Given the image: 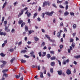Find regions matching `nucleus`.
Listing matches in <instances>:
<instances>
[{
	"label": "nucleus",
	"mask_w": 80,
	"mask_h": 80,
	"mask_svg": "<svg viewBox=\"0 0 80 80\" xmlns=\"http://www.w3.org/2000/svg\"><path fill=\"white\" fill-rule=\"evenodd\" d=\"M4 27H5V31H7V32H10V29H8V27H7V21H4Z\"/></svg>",
	"instance_id": "obj_1"
},
{
	"label": "nucleus",
	"mask_w": 80,
	"mask_h": 80,
	"mask_svg": "<svg viewBox=\"0 0 80 80\" xmlns=\"http://www.w3.org/2000/svg\"><path fill=\"white\" fill-rule=\"evenodd\" d=\"M53 13H54V12L53 11H52L50 12H45V14H46V15H47L49 16H52Z\"/></svg>",
	"instance_id": "obj_2"
},
{
	"label": "nucleus",
	"mask_w": 80,
	"mask_h": 80,
	"mask_svg": "<svg viewBox=\"0 0 80 80\" xmlns=\"http://www.w3.org/2000/svg\"><path fill=\"white\" fill-rule=\"evenodd\" d=\"M48 5V6H50V3L49 2H46L45 1L43 3V7H44L47 5Z\"/></svg>",
	"instance_id": "obj_3"
},
{
	"label": "nucleus",
	"mask_w": 80,
	"mask_h": 80,
	"mask_svg": "<svg viewBox=\"0 0 80 80\" xmlns=\"http://www.w3.org/2000/svg\"><path fill=\"white\" fill-rule=\"evenodd\" d=\"M4 76H5V77H8V74L5 73H4L2 76V80H4L5 79V77H4Z\"/></svg>",
	"instance_id": "obj_4"
},
{
	"label": "nucleus",
	"mask_w": 80,
	"mask_h": 80,
	"mask_svg": "<svg viewBox=\"0 0 80 80\" xmlns=\"http://www.w3.org/2000/svg\"><path fill=\"white\" fill-rule=\"evenodd\" d=\"M66 73L67 75H70L71 74V71L69 69H68L66 71Z\"/></svg>",
	"instance_id": "obj_5"
},
{
	"label": "nucleus",
	"mask_w": 80,
	"mask_h": 80,
	"mask_svg": "<svg viewBox=\"0 0 80 80\" xmlns=\"http://www.w3.org/2000/svg\"><path fill=\"white\" fill-rule=\"evenodd\" d=\"M1 62L2 63L3 65H5L7 63V61H1Z\"/></svg>",
	"instance_id": "obj_6"
},
{
	"label": "nucleus",
	"mask_w": 80,
	"mask_h": 80,
	"mask_svg": "<svg viewBox=\"0 0 80 80\" xmlns=\"http://www.w3.org/2000/svg\"><path fill=\"white\" fill-rule=\"evenodd\" d=\"M34 40L35 42H37V41L39 40V38H38L37 37H34Z\"/></svg>",
	"instance_id": "obj_7"
},
{
	"label": "nucleus",
	"mask_w": 80,
	"mask_h": 80,
	"mask_svg": "<svg viewBox=\"0 0 80 80\" xmlns=\"http://www.w3.org/2000/svg\"><path fill=\"white\" fill-rule=\"evenodd\" d=\"M58 74L59 75H62V71H58Z\"/></svg>",
	"instance_id": "obj_8"
},
{
	"label": "nucleus",
	"mask_w": 80,
	"mask_h": 80,
	"mask_svg": "<svg viewBox=\"0 0 80 80\" xmlns=\"http://www.w3.org/2000/svg\"><path fill=\"white\" fill-rule=\"evenodd\" d=\"M69 14V13L68 11H66L64 13V16H67Z\"/></svg>",
	"instance_id": "obj_9"
},
{
	"label": "nucleus",
	"mask_w": 80,
	"mask_h": 80,
	"mask_svg": "<svg viewBox=\"0 0 80 80\" xmlns=\"http://www.w3.org/2000/svg\"><path fill=\"white\" fill-rule=\"evenodd\" d=\"M40 74H40L41 78H43V72H40Z\"/></svg>",
	"instance_id": "obj_10"
},
{
	"label": "nucleus",
	"mask_w": 80,
	"mask_h": 80,
	"mask_svg": "<svg viewBox=\"0 0 80 80\" xmlns=\"http://www.w3.org/2000/svg\"><path fill=\"white\" fill-rule=\"evenodd\" d=\"M57 35V37H58V38H60L61 33L60 32L58 33Z\"/></svg>",
	"instance_id": "obj_11"
},
{
	"label": "nucleus",
	"mask_w": 80,
	"mask_h": 80,
	"mask_svg": "<svg viewBox=\"0 0 80 80\" xmlns=\"http://www.w3.org/2000/svg\"><path fill=\"white\" fill-rule=\"evenodd\" d=\"M45 37L48 38V40H50V36H49L48 35L46 34Z\"/></svg>",
	"instance_id": "obj_12"
},
{
	"label": "nucleus",
	"mask_w": 80,
	"mask_h": 80,
	"mask_svg": "<svg viewBox=\"0 0 80 80\" xmlns=\"http://www.w3.org/2000/svg\"><path fill=\"white\" fill-rule=\"evenodd\" d=\"M0 55L2 57H4L5 56L6 54H3V53L2 52L0 53Z\"/></svg>",
	"instance_id": "obj_13"
},
{
	"label": "nucleus",
	"mask_w": 80,
	"mask_h": 80,
	"mask_svg": "<svg viewBox=\"0 0 80 80\" xmlns=\"http://www.w3.org/2000/svg\"><path fill=\"white\" fill-rule=\"evenodd\" d=\"M15 60V58H12V59L10 60V62L11 63H13V62Z\"/></svg>",
	"instance_id": "obj_14"
},
{
	"label": "nucleus",
	"mask_w": 80,
	"mask_h": 80,
	"mask_svg": "<svg viewBox=\"0 0 80 80\" xmlns=\"http://www.w3.org/2000/svg\"><path fill=\"white\" fill-rule=\"evenodd\" d=\"M51 57V56L50 54H48L47 55V58H49Z\"/></svg>",
	"instance_id": "obj_15"
},
{
	"label": "nucleus",
	"mask_w": 80,
	"mask_h": 80,
	"mask_svg": "<svg viewBox=\"0 0 80 80\" xmlns=\"http://www.w3.org/2000/svg\"><path fill=\"white\" fill-rule=\"evenodd\" d=\"M26 52H27V50H22L21 51V53H26Z\"/></svg>",
	"instance_id": "obj_16"
},
{
	"label": "nucleus",
	"mask_w": 80,
	"mask_h": 80,
	"mask_svg": "<svg viewBox=\"0 0 80 80\" xmlns=\"http://www.w3.org/2000/svg\"><path fill=\"white\" fill-rule=\"evenodd\" d=\"M51 66H52V67H53V66L55 65V62H51Z\"/></svg>",
	"instance_id": "obj_17"
},
{
	"label": "nucleus",
	"mask_w": 80,
	"mask_h": 80,
	"mask_svg": "<svg viewBox=\"0 0 80 80\" xmlns=\"http://www.w3.org/2000/svg\"><path fill=\"white\" fill-rule=\"evenodd\" d=\"M20 73L19 74V75H16V78H20Z\"/></svg>",
	"instance_id": "obj_18"
},
{
	"label": "nucleus",
	"mask_w": 80,
	"mask_h": 80,
	"mask_svg": "<svg viewBox=\"0 0 80 80\" xmlns=\"http://www.w3.org/2000/svg\"><path fill=\"white\" fill-rule=\"evenodd\" d=\"M23 22L22 20H19L18 22V23L19 25H20L21 24H22Z\"/></svg>",
	"instance_id": "obj_19"
},
{
	"label": "nucleus",
	"mask_w": 80,
	"mask_h": 80,
	"mask_svg": "<svg viewBox=\"0 0 80 80\" xmlns=\"http://www.w3.org/2000/svg\"><path fill=\"white\" fill-rule=\"evenodd\" d=\"M7 5V2H5L3 4V6H2V8H5V7Z\"/></svg>",
	"instance_id": "obj_20"
},
{
	"label": "nucleus",
	"mask_w": 80,
	"mask_h": 80,
	"mask_svg": "<svg viewBox=\"0 0 80 80\" xmlns=\"http://www.w3.org/2000/svg\"><path fill=\"white\" fill-rule=\"evenodd\" d=\"M72 27L73 28H77V25L75 24H74V25H73Z\"/></svg>",
	"instance_id": "obj_21"
},
{
	"label": "nucleus",
	"mask_w": 80,
	"mask_h": 80,
	"mask_svg": "<svg viewBox=\"0 0 80 80\" xmlns=\"http://www.w3.org/2000/svg\"><path fill=\"white\" fill-rule=\"evenodd\" d=\"M42 53L43 54V55H42V57H45V56L47 55V53H46V52H42Z\"/></svg>",
	"instance_id": "obj_22"
},
{
	"label": "nucleus",
	"mask_w": 80,
	"mask_h": 80,
	"mask_svg": "<svg viewBox=\"0 0 80 80\" xmlns=\"http://www.w3.org/2000/svg\"><path fill=\"white\" fill-rule=\"evenodd\" d=\"M25 29L26 32H27V31L28 30V28L27 26H25Z\"/></svg>",
	"instance_id": "obj_23"
},
{
	"label": "nucleus",
	"mask_w": 80,
	"mask_h": 80,
	"mask_svg": "<svg viewBox=\"0 0 80 80\" xmlns=\"http://www.w3.org/2000/svg\"><path fill=\"white\" fill-rule=\"evenodd\" d=\"M21 62L22 63H25L26 62V60L22 59L21 60Z\"/></svg>",
	"instance_id": "obj_24"
},
{
	"label": "nucleus",
	"mask_w": 80,
	"mask_h": 80,
	"mask_svg": "<svg viewBox=\"0 0 80 80\" xmlns=\"http://www.w3.org/2000/svg\"><path fill=\"white\" fill-rule=\"evenodd\" d=\"M50 71L51 73H53V68H51Z\"/></svg>",
	"instance_id": "obj_25"
},
{
	"label": "nucleus",
	"mask_w": 80,
	"mask_h": 80,
	"mask_svg": "<svg viewBox=\"0 0 80 80\" xmlns=\"http://www.w3.org/2000/svg\"><path fill=\"white\" fill-rule=\"evenodd\" d=\"M55 59H56V58L55 56L51 57V60H55Z\"/></svg>",
	"instance_id": "obj_26"
},
{
	"label": "nucleus",
	"mask_w": 80,
	"mask_h": 80,
	"mask_svg": "<svg viewBox=\"0 0 80 80\" xmlns=\"http://www.w3.org/2000/svg\"><path fill=\"white\" fill-rule=\"evenodd\" d=\"M45 42H42L41 44L42 47H43V46H45Z\"/></svg>",
	"instance_id": "obj_27"
},
{
	"label": "nucleus",
	"mask_w": 80,
	"mask_h": 80,
	"mask_svg": "<svg viewBox=\"0 0 80 80\" xmlns=\"http://www.w3.org/2000/svg\"><path fill=\"white\" fill-rule=\"evenodd\" d=\"M27 15L28 17H30V15H31V13H30V12H28L27 14Z\"/></svg>",
	"instance_id": "obj_28"
},
{
	"label": "nucleus",
	"mask_w": 80,
	"mask_h": 80,
	"mask_svg": "<svg viewBox=\"0 0 80 80\" xmlns=\"http://www.w3.org/2000/svg\"><path fill=\"white\" fill-rule=\"evenodd\" d=\"M37 16V12H36L34 15V16H33V17L34 18H35V17H36V16Z\"/></svg>",
	"instance_id": "obj_29"
},
{
	"label": "nucleus",
	"mask_w": 80,
	"mask_h": 80,
	"mask_svg": "<svg viewBox=\"0 0 80 80\" xmlns=\"http://www.w3.org/2000/svg\"><path fill=\"white\" fill-rule=\"evenodd\" d=\"M25 25V23L23 22L21 24V27H23Z\"/></svg>",
	"instance_id": "obj_30"
},
{
	"label": "nucleus",
	"mask_w": 80,
	"mask_h": 80,
	"mask_svg": "<svg viewBox=\"0 0 80 80\" xmlns=\"http://www.w3.org/2000/svg\"><path fill=\"white\" fill-rule=\"evenodd\" d=\"M59 47L60 48V49H61V50H62V48H63V46L62 45H60L59 46Z\"/></svg>",
	"instance_id": "obj_31"
},
{
	"label": "nucleus",
	"mask_w": 80,
	"mask_h": 80,
	"mask_svg": "<svg viewBox=\"0 0 80 80\" xmlns=\"http://www.w3.org/2000/svg\"><path fill=\"white\" fill-rule=\"evenodd\" d=\"M8 69H5V70H3L2 71V73H4V72H7V71H8Z\"/></svg>",
	"instance_id": "obj_32"
},
{
	"label": "nucleus",
	"mask_w": 80,
	"mask_h": 80,
	"mask_svg": "<svg viewBox=\"0 0 80 80\" xmlns=\"http://www.w3.org/2000/svg\"><path fill=\"white\" fill-rule=\"evenodd\" d=\"M74 57L76 58H80V55H79L78 56H74Z\"/></svg>",
	"instance_id": "obj_33"
},
{
	"label": "nucleus",
	"mask_w": 80,
	"mask_h": 80,
	"mask_svg": "<svg viewBox=\"0 0 80 80\" xmlns=\"http://www.w3.org/2000/svg\"><path fill=\"white\" fill-rule=\"evenodd\" d=\"M72 47L73 48H74V47H75V43L74 42L72 43Z\"/></svg>",
	"instance_id": "obj_34"
},
{
	"label": "nucleus",
	"mask_w": 80,
	"mask_h": 80,
	"mask_svg": "<svg viewBox=\"0 0 80 80\" xmlns=\"http://www.w3.org/2000/svg\"><path fill=\"white\" fill-rule=\"evenodd\" d=\"M5 65H4V64H2L0 66L1 68H3L4 67H5Z\"/></svg>",
	"instance_id": "obj_35"
},
{
	"label": "nucleus",
	"mask_w": 80,
	"mask_h": 80,
	"mask_svg": "<svg viewBox=\"0 0 80 80\" xmlns=\"http://www.w3.org/2000/svg\"><path fill=\"white\" fill-rule=\"evenodd\" d=\"M52 5L53 6V7H55V8H57V6H56L55 4L53 3L52 4Z\"/></svg>",
	"instance_id": "obj_36"
},
{
	"label": "nucleus",
	"mask_w": 80,
	"mask_h": 80,
	"mask_svg": "<svg viewBox=\"0 0 80 80\" xmlns=\"http://www.w3.org/2000/svg\"><path fill=\"white\" fill-rule=\"evenodd\" d=\"M17 4H18V2L17 1L16 2L13 3L14 6H15L16 5H17Z\"/></svg>",
	"instance_id": "obj_37"
},
{
	"label": "nucleus",
	"mask_w": 80,
	"mask_h": 80,
	"mask_svg": "<svg viewBox=\"0 0 80 80\" xmlns=\"http://www.w3.org/2000/svg\"><path fill=\"white\" fill-rule=\"evenodd\" d=\"M60 26L61 27H62V26L63 27V22H61L60 24Z\"/></svg>",
	"instance_id": "obj_38"
},
{
	"label": "nucleus",
	"mask_w": 80,
	"mask_h": 80,
	"mask_svg": "<svg viewBox=\"0 0 80 80\" xmlns=\"http://www.w3.org/2000/svg\"><path fill=\"white\" fill-rule=\"evenodd\" d=\"M10 52H13V51H14V49H10L9 50Z\"/></svg>",
	"instance_id": "obj_39"
},
{
	"label": "nucleus",
	"mask_w": 80,
	"mask_h": 80,
	"mask_svg": "<svg viewBox=\"0 0 80 80\" xmlns=\"http://www.w3.org/2000/svg\"><path fill=\"white\" fill-rule=\"evenodd\" d=\"M68 5H67L66 6V10H68Z\"/></svg>",
	"instance_id": "obj_40"
},
{
	"label": "nucleus",
	"mask_w": 80,
	"mask_h": 80,
	"mask_svg": "<svg viewBox=\"0 0 80 80\" xmlns=\"http://www.w3.org/2000/svg\"><path fill=\"white\" fill-rule=\"evenodd\" d=\"M50 42H55V40H52L50 39V40H49Z\"/></svg>",
	"instance_id": "obj_41"
},
{
	"label": "nucleus",
	"mask_w": 80,
	"mask_h": 80,
	"mask_svg": "<svg viewBox=\"0 0 80 80\" xmlns=\"http://www.w3.org/2000/svg\"><path fill=\"white\" fill-rule=\"evenodd\" d=\"M50 53H51V54H54V52L53 51H50Z\"/></svg>",
	"instance_id": "obj_42"
},
{
	"label": "nucleus",
	"mask_w": 80,
	"mask_h": 80,
	"mask_svg": "<svg viewBox=\"0 0 80 80\" xmlns=\"http://www.w3.org/2000/svg\"><path fill=\"white\" fill-rule=\"evenodd\" d=\"M59 7L60 8H64V7L62 5H59Z\"/></svg>",
	"instance_id": "obj_43"
},
{
	"label": "nucleus",
	"mask_w": 80,
	"mask_h": 80,
	"mask_svg": "<svg viewBox=\"0 0 80 80\" xmlns=\"http://www.w3.org/2000/svg\"><path fill=\"white\" fill-rule=\"evenodd\" d=\"M34 52L32 51L30 53V54L31 55H33V53H34Z\"/></svg>",
	"instance_id": "obj_44"
},
{
	"label": "nucleus",
	"mask_w": 80,
	"mask_h": 80,
	"mask_svg": "<svg viewBox=\"0 0 80 80\" xmlns=\"http://www.w3.org/2000/svg\"><path fill=\"white\" fill-rule=\"evenodd\" d=\"M24 57H25L26 58H29L30 57L29 56H27L26 55H24Z\"/></svg>",
	"instance_id": "obj_45"
},
{
	"label": "nucleus",
	"mask_w": 80,
	"mask_h": 80,
	"mask_svg": "<svg viewBox=\"0 0 80 80\" xmlns=\"http://www.w3.org/2000/svg\"><path fill=\"white\" fill-rule=\"evenodd\" d=\"M64 32H67V28H64Z\"/></svg>",
	"instance_id": "obj_46"
},
{
	"label": "nucleus",
	"mask_w": 80,
	"mask_h": 80,
	"mask_svg": "<svg viewBox=\"0 0 80 80\" xmlns=\"http://www.w3.org/2000/svg\"><path fill=\"white\" fill-rule=\"evenodd\" d=\"M5 45H6V43H3V44H2V47H5Z\"/></svg>",
	"instance_id": "obj_47"
},
{
	"label": "nucleus",
	"mask_w": 80,
	"mask_h": 80,
	"mask_svg": "<svg viewBox=\"0 0 80 80\" xmlns=\"http://www.w3.org/2000/svg\"><path fill=\"white\" fill-rule=\"evenodd\" d=\"M12 33H14L15 32V29H12V30H11Z\"/></svg>",
	"instance_id": "obj_48"
},
{
	"label": "nucleus",
	"mask_w": 80,
	"mask_h": 80,
	"mask_svg": "<svg viewBox=\"0 0 80 80\" xmlns=\"http://www.w3.org/2000/svg\"><path fill=\"white\" fill-rule=\"evenodd\" d=\"M38 54L39 55V57H42V53L41 52H39Z\"/></svg>",
	"instance_id": "obj_49"
},
{
	"label": "nucleus",
	"mask_w": 80,
	"mask_h": 80,
	"mask_svg": "<svg viewBox=\"0 0 80 80\" xmlns=\"http://www.w3.org/2000/svg\"><path fill=\"white\" fill-rule=\"evenodd\" d=\"M66 63H68V62H70V60H69V59H67L65 61Z\"/></svg>",
	"instance_id": "obj_50"
},
{
	"label": "nucleus",
	"mask_w": 80,
	"mask_h": 80,
	"mask_svg": "<svg viewBox=\"0 0 80 80\" xmlns=\"http://www.w3.org/2000/svg\"><path fill=\"white\" fill-rule=\"evenodd\" d=\"M28 23H31V21H30V19H29L28 20Z\"/></svg>",
	"instance_id": "obj_51"
},
{
	"label": "nucleus",
	"mask_w": 80,
	"mask_h": 80,
	"mask_svg": "<svg viewBox=\"0 0 80 80\" xmlns=\"http://www.w3.org/2000/svg\"><path fill=\"white\" fill-rule=\"evenodd\" d=\"M4 19H5V17H2V22H3V21H4Z\"/></svg>",
	"instance_id": "obj_52"
},
{
	"label": "nucleus",
	"mask_w": 80,
	"mask_h": 80,
	"mask_svg": "<svg viewBox=\"0 0 80 80\" xmlns=\"http://www.w3.org/2000/svg\"><path fill=\"white\" fill-rule=\"evenodd\" d=\"M42 18H44V16H45V13H42Z\"/></svg>",
	"instance_id": "obj_53"
},
{
	"label": "nucleus",
	"mask_w": 80,
	"mask_h": 80,
	"mask_svg": "<svg viewBox=\"0 0 80 80\" xmlns=\"http://www.w3.org/2000/svg\"><path fill=\"white\" fill-rule=\"evenodd\" d=\"M70 14L71 15H72L73 16H74V13H73V12H70Z\"/></svg>",
	"instance_id": "obj_54"
},
{
	"label": "nucleus",
	"mask_w": 80,
	"mask_h": 80,
	"mask_svg": "<svg viewBox=\"0 0 80 80\" xmlns=\"http://www.w3.org/2000/svg\"><path fill=\"white\" fill-rule=\"evenodd\" d=\"M70 42H73V40L72 39L70 38Z\"/></svg>",
	"instance_id": "obj_55"
},
{
	"label": "nucleus",
	"mask_w": 80,
	"mask_h": 80,
	"mask_svg": "<svg viewBox=\"0 0 80 80\" xmlns=\"http://www.w3.org/2000/svg\"><path fill=\"white\" fill-rule=\"evenodd\" d=\"M43 73L44 74H46L47 73V70H46V69L44 70L43 71Z\"/></svg>",
	"instance_id": "obj_56"
},
{
	"label": "nucleus",
	"mask_w": 80,
	"mask_h": 80,
	"mask_svg": "<svg viewBox=\"0 0 80 80\" xmlns=\"http://www.w3.org/2000/svg\"><path fill=\"white\" fill-rule=\"evenodd\" d=\"M37 20H38V22H40V20H41V19H40V18H37Z\"/></svg>",
	"instance_id": "obj_57"
},
{
	"label": "nucleus",
	"mask_w": 80,
	"mask_h": 80,
	"mask_svg": "<svg viewBox=\"0 0 80 80\" xmlns=\"http://www.w3.org/2000/svg\"><path fill=\"white\" fill-rule=\"evenodd\" d=\"M65 5H68V1H66L64 3Z\"/></svg>",
	"instance_id": "obj_58"
},
{
	"label": "nucleus",
	"mask_w": 80,
	"mask_h": 80,
	"mask_svg": "<svg viewBox=\"0 0 80 80\" xmlns=\"http://www.w3.org/2000/svg\"><path fill=\"white\" fill-rule=\"evenodd\" d=\"M58 62L59 64V65L61 66V62L59 60H58Z\"/></svg>",
	"instance_id": "obj_59"
},
{
	"label": "nucleus",
	"mask_w": 80,
	"mask_h": 80,
	"mask_svg": "<svg viewBox=\"0 0 80 80\" xmlns=\"http://www.w3.org/2000/svg\"><path fill=\"white\" fill-rule=\"evenodd\" d=\"M62 1H59L57 2V3H62Z\"/></svg>",
	"instance_id": "obj_60"
},
{
	"label": "nucleus",
	"mask_w": 80,
	"mask_h": 80,
	"mask_svg": "<svg viewBox=\"0 0 80 80\" xmlns=\"http://www.w3.org/2000/svg\"><path fill=\"white\" fill-rule=\"evenodd\" d=\"M68 53H70V52H71V50L70 49H68Z\"/></svg>",
	"instance_id": "obj_61"
},
{
	"label": "nucleus",
	"mask_w": 80,
	"mask_h": 80,
	"mask_svg": "<svg viewBox=\"0 0 80 80\" xmlns=\"http://www.w3.org/2000/svg\"><path fill=\"white\" fill-rule=\"evenodd\" d=\"M22 42L21 41L18 43V45H21V44H22Z\"/></svg>",
	"instance_id": "obj_62"
},
{
	"label": "nucleus",
	"mask_w": 80,
	"mask_h": 80,
	"mask_svg": "<svg viewBox=\"0 0 80 80\" xmlns=\"http://www.w3.org/2000/svg\"><path fill=\"white\" fill-rule=\"evenodd\" d=\"M28 31L29 32V34H31V33H32V32L31 30V31Z\"/></svg>",
	"instance_id": "obj_63"
},
{
	"label": "nucleus",
	"mask_w": 80,
	"mask_h": 80,
	"mask_svg": "<svg viewBox=\"0 0 80 80\" xmlns=\"http://www.w3.org/2000/svg\"><path fill=\"white\" fill-rule=\"evenodd\" d=\"M31 56H32V57H33V58H35V55L34 54H32V55H31Z\"/></svg>",
	"instance_id": "obj_64"
}]
</instances>
